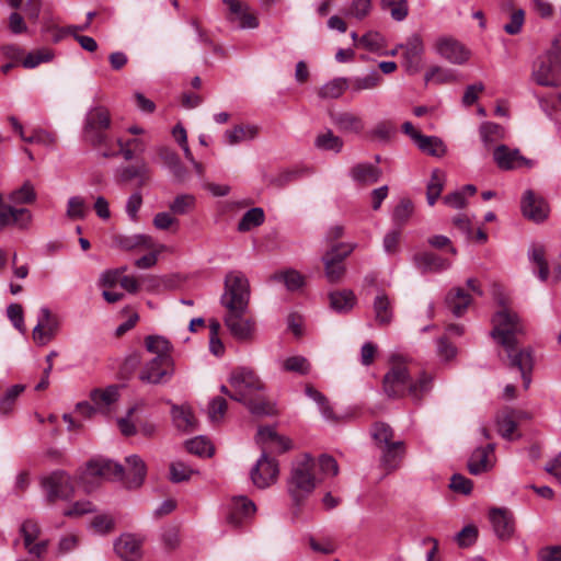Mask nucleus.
<instances>
[{
	"instance_id": "1",
	"label": "nucleus",
	"mask_w": 561,
	"mask_h": 561,
	"mask_svg": "<svg viewBox=\"0 0 561 561\" xmlns=\"http://www.w3.org/2000/svg\"><path fill=\"white\" fill-rule=\"evenodd\" d=\"M492 325L491 336L503 346L508 366L520 371L524 387L527 389L531 381L530 373L534 359L530 348L517 346V335L524 333V327L518 314L502 304V308L492 318Z\"/></svg>"
},
{
	"instance_id": "2",
	"label": "nucleus",
	"mask_w": 561,
	"mask_h": 561,
	"mask_svg": "<svg viewBox=\"0 0 561 561\" xmlns=\"http://www.w3.org/2000/svg\"><path fill=\"white\" fill-rule=\"evenodd\" d=\"M434 378L426 371L413 374L405 360L399 356L391 358V367L383 376L382 386L390 399L409 396L414 403L420 404L433 388Z\"/></svg>"
},
{
	"instance_id": "3",
	"label": "nucleus",
	"mask_w": 561,
	"mask_h": 561,
	"mask_svg": "<svg viewBox=\"0 0 561 561\" xmlns=\"http://www.w3.org/2000/svg\"><path fill=\"white\" fill-rule=\"evenodd\" d=\"M228 381L232 388L230 399L244 404L253 415L277 414L275 404L262 396L264 383L254 370L248 367H238L231 371Z\"/></svg>"
},
{
	"instance_id": "4",
	"label": "nucleus",
	"mask_w": 561,
	"mask_h": 561,
	"mask_svg": "<svg viewBox=\"0 0 561 561\" xmlns=\"http://www.w3.org/2000/svg\"><path fill=\"white\" fill-rule=\"evenodd\" d=\"M316 460L309 454L302 455L291 467L287 491L293 502L299 506L316 489Z\"/></svg>"
},
{
	"instance_id": "5",
	"label": "nucleus",
	"mask_w": 561,
	"mask_h": 561,
	"mask_svg": "<svg viewBox=\"0 0 561 561\" xmlns=\"http://www.w3.org/2000/svg\"><path fill=\"white\" fill-rule=\"evenodd\" d=\"M251 287L248 277L240 271H230L225 276L220 304L225 309H249Z\"/></svg>"
},
{
	"instance_id": "6",
	"label": "nucleus",
	"mask_w": 561,
	"mask_h": 561,
	"mask_svg": "<svg viewBox=\"0 0 561 561\" xmlns=\"http://www.w3.org/2000/svg\"><path fill=\"white\" fill-rule=\"evenodd\" d=\"M111 114L104 106H95L88 111L84 118L83 139L93 148L101 149L110 146L106 130L111 126Z\"/></svg>"
},
{
	"instance_id": "7",
	"label": "nucleus",
	"mask_w": 561,
	"mask_h": 561,
	"mask_svg": "<svg viewBox=\"0 0 561 561\" xmlns=\"http://www.w3.org/2000/svg\"><path fill=\"white\" fill-rule=\"evenodd\" d=\"M41 484L49 504L58 500H70L75 493L70 476L62 470L54 471L42 478Z\"/></svg>"
},
{
	"instance_id": "8",
	"label": "nucleus",
	"mask_w": 561,
	"mask_h": 561,
	"mask_svg": "<svg viewBox=\"0 0 561 561\" xmlns=\"http://www.w3.org/2000/svg\"><path fill=\"white\" fill-rule=\"evenodd\" d=\"M224 322L236 340L241 342L252 340L255 321L249 316V309H226Z\"/></svg>"
},
{
	"instance_id": "9",
	"label": "nucleus",
	"mask_w": 561,
	"mask_h": 561,
	"mask_svg": "<svg viewBox=\"0 0 561 561\" xmlns=\"http://www.w3.org/2000/svg\"><path fill=\"white\" fill-rule=\"evenodd\" d=\"M125 469L121 463L114 462L110 459H95L88 463L87 470L81 476V482L87 492H91L94 486L90 480L95 478L105 479H124Z\"/></svg>"
},
{
	"instance_id": "10",
	"label": "nucleus",
	"mask_w": 561,
	"mask_h": 561,
	"mask_svg": "<svg viewBox=\"0 0 561 561\" xmlns=\"http://www.w3.org/2000/svg\"><path fill=\"white\" fill-rule=\"evenodd\" d=\"M279 474L278 461L268 456V453L262 450L261 457L250 471V478L253 484L259 489H265L274 484Z\"/></svg>"
},
{
	"instance_id": "11",
	"label": "nucleus",
	"mask_w": 561,
	"mask_h": 561,
	"mask_svg": "<svg viewBox=\"0 0 561 561\" xmlns=\"http://www.w3.org/2000/svg\"><path fill=\"white\" fill-rule=\"evenodd\" d=\"M174 374L172 357L154 356L141 369L139 379L142 382L158 385L167 382Z\"/></svg>"
},
{
	"instance_id": "12",
	"label": "nucleus",
	"mask_w": 561,
	"mask_h": 561,
	"mask_svg": "<svg viewBox=\"0 0 561 561\" xmlns=\"http://www.w3.org/2000/svg\"><path fill=\"white\" fill-rule=\"evenodd\" d=\"M533 79L542 87H558L561 83V67L554 64L547 51L540 56L533 70Z\"/></svg>"
},
{
	"instance_id": "13",
	"label": "nucleus",
	"mask_w": 561,
	"mask_h": 561,
	"mask_svg": "<svg viewBox=\"0 0 561 561\" xmlns=\"http://www.w3.org/2000/svg\"><path fill=\"white\" fill-rule=\"evenodd\" d=\"M59 327V318L53 314L47 307H42L37 324L33 329V340L41 346L46 345L56 336Z\"/></svg>"
},
{
	"instance_id": "14",
	"label": "nucleus",
	"mask_w": 561,
	"mask_h": 561,
	"mask_svg": "<svg viewBox=\"0 0 561 561\" xmlns=\"http://www.w3.org/2000/svg\"><path fill=\"white\" fill-rule=\"evenodd\" d=\"M528 413L523 410L513 408H504L496 413L495 422L499 434L507 440L513 439V434L517 427L518 422L527 420Z\"/></svg>"
},
{
	"instance_id": "15",
	"label": "nucleus",
	"mask_w": 561,
	"mask_h": 561,
	"mask_svg": "<svg viewBox=\"0 0 561 561\" xmlns=\"http://www.w3.org/2000/svg\"><path fill=\"white\" fill-rule=\"evenodd\" d=\"M493 158L502 170H513L522 167L533 168L534 161L520 154L518 149H511L506 145H500L494 149Z\"/></svg>"
},
{
	"instance_id": "16",
	"label": "nucleus",
	"mask_w": 561,
	"mask_h": 561,
	"mask_svg": "<svg viewBox=\"0 0 561 561\" xmlns=\"http://www.w3.org/2000/svg\"><path fill=\"white\" fill-rule=\"evenodd\" d=\"M436 51L455 65H462L470 58V50L451 37H442L436 42Z\"/></svg>"
},
{
	"instance_id": "17",
	"label": "nucleus",
	"mask_w": 561,
	"mask_h": 561,
	"mask_svg": "<svg viewBox=\"0 0 561 561\" xmlns=\"http://www.w3.org/2000/svg\"><path fill=\"white\" fill-rule=\"evenodd\" d=\"M256 443L261 446L262 450H275L279 454L286 453L293 448L291 440L277 434L274 427L262 426L257 430Z\"/></svg>"
},
{
	"instance_id": "18",
	"label": "nucleus",
	"mask_w": 561,
	"mask_h": 561,
	"mask_svg": "<svg viewBox=\"0 0 561 561\" xmlns=\"http://www.w3.org/2000/svg\"><path fill=\"white\" fill-rule=\"evenodd\" d=\"M228 7L227 20L236 23L239 28H255L259 26L256 16L249 12V7L241 0H222Z\"/></svg>"
},
{
	"instance_id": "19",
	"label": "nucleus",
	"mask_w": 561,
	"mask_h": 561,
	"mask_svg": "<svg viewBox=\"0 0 561 561\" xmlns=\"http://www.w3.org/2000/svg\"><path fill=\"white\" fill-rule=\"evenodd\" d=\"M520 207L523 215L535 222L545 221L549 214L547 202L531 190L524 193Z\"/></svg>"
},
{
	"instance_id": "20",
	"label": "nucleus",
	"mask_w": 561,
	"mask_h": 561,
	"mask_svg": "<svg viewBox=\"0 0 561 561\" xmlns=\"http://www.w3.org/2000/svg\"><path fill=\"white\" fill-rule=\"evenodd\" d=\"M403 67L410 75H415L421 70L422 55L424 51L423 41L420 35L413 34L403 45Z\"/></svg>"
},
{
	"instance_id": "21",
	"label": "nucleus",
	"mask_w": 561,
	"mask_h": 561,
	"mask_svg": "<svg viewBox=\"0 0 561 561\" xmlns=\"http://www.w3.org/2000/svg\"><path fill=\"white\" fill-rule=\"evenodd\" d=\"M490 520L499 539L508 540L515 530L513 514L506 508H493L490 511Z\"/></svg>"
},
{
	"instance_id": "22",
	"label": "nucleus",
	"mask_w": 561,
	"mask_h": 561,
	"mask_svg": "<svg viewBox=\"0 0 561 561\" xmlns=\"http://www.w3.org/2000/svg\"><path fill=\"white\" fill-rule=\"evenodd\" d=\"M126 468L124 479L127 488H139L146 478L147 467L145 461L138 455H130L125 459Z\"/></svg>"
},
{
	"instance_id": "23",
	"label": "nucleus",
	"mask_w": 561,
	"mask_h": 561,
	"mask_svg": "<svg viewBox=\"0 0 561 561\" xmlns=\"http://www.w3.org/2000/svg\"><path fill=\"white\" fill-rule=\"evenodd\" d=\"M413 261L421 273H437L451 266V262L432 252H421L414 255Z\"/></svg>"
},
{
	"instance_id": "24",
	"label": "nucleus",
	"mask_w": 561,
	"mask_h": 561,
	"mask_svg": "<svg viewBox=\"0 0 561 561\" xmlns=\"http://www.w3.org/2000/svg\"><path fill=\"white\" fill-rule=\"evenodd\" d=\"M32 220V215L26 208H14L2 205L0 209V231L5 227L16 224L20 228H26Z\"/></svg>"
},
{
	"instance_id": "25",
	"label": "nucleus",
	"mask_w": 561,
	"mask_h": 561,
	"mask_svg": "<svg viewBox=\"0 0 561 561\" xmlns=\"http://www.w3.org/2000/svg\"><path fill=\"white\" fill-rule=\"evenodd\" d=\"M330 118L342 133L360 134L365 127L362 117L351 112L331 113Z\"/></svg>"
},
{
	"instance_id": "26",
	"label": "nucleus",
	"mask_w": 561,
	"mask_h": 561,
	"mask_svg": "<svg viewBox=\"0 0 561 561\" xmlns=\"http://www.w3.org/2000/svg\"><path fill=\"white\" fill-rule=\"evenodd\" d=\"M114 550L121 559L136 561L141 557V542L131 535H123L115 541Z\"/></svg>"
},
{
	"instance_id": "27",
	"label": "nucleus",
	"mask_w": 561,
	"mask_h": 561,
	"mask_svg": "<svg viewBox=\"0 0 561 561\" xmlns=\"http://www.w3.org/2000/svg\"><path fill=\"white\" fill-rule=\"evenodd\" d=\"M381 466L387 470V472H391L399 468L405 454V446L402 440H397L381 447Z\"/></svg>"
},
{
	"instance_id": "28",
	"label": "nucleus",
	"mask_w": 561,
	"mask_h": 561,
	"mask_svg": "<svg viewBox=\"0 0 561 561\" xmlns=\"http://www.w3.org/2000/svg\"><path fill=\"white\" fill-rule=\"evenodd\" d=\"M255 511V504L247 496H236L231 502L228 522L237 527L241 525L242 518L252 516Z\"/></svg>"
},
{
	"instance_id": "29",
	"label": "nucleus",
	"mask_w": 561,
	"mask_h": 561,
	"mask_svg": "<svg viewBox=\"0 0 561 561\" xmlns=\"http://www.w3.org/2000/svg\"><path fill=\"white\" fill-rule=\"evenodd\" d=\"M494 444H488L472 453L468 461V470L471 474H480L491 468L490 456L494 453Z\"/></svg>"
},
{
	"instance_id": "30",
	"label": "nucleus",
	"mask_w": 561,
	"mask_h": 561,
	"mask_svg": "<svg viewBox=\"0 0 561 561\" xmlns=\"http://www.w3.org/2000/svg\"><path fill=\"white\" fill-rule=\"evenodd\" d=\"M158 154L163 164L171 171L178 182H184L186 180L187 170L182 164L180 157L174 150L168 147H161L158 150Z\"/></svg>"
},
{
	"instance_id": "31",
	"label": "nucleus",
	"mask_w": 561,
	"mask_h": 561,
	"mask_svg": "<svg viewBox=\"0 0 561 561\" xmlns=\"http://www.w3.org/2000/svg\"><path fill=\"white\" fill-rule=\"evenodd\" d=\"M373 309L375 320L380 327L389 325L393 319L392 301L385 293L380 291L374 299Z\"/></svg>"
},
{
	"instance_id": "32",
	"label": "nucleus",
	"mask_w": 561,
	"mask_h": 561,
	"mask_svg": "<svg viewBox=\"0 0 561 561\" xmlns=\"http://www.w3.org/2000/svg\"><path fill=\"white\" fill-rule=\"evenodd\" d=\"M90 399L99 413L107 414L110 407L118 399V388L116 386H108L105 389H94L90 393Z\"/></svg>"
},
{
	"instance_id": "33",
	"label": "nucleus",
	"mask_w": 561,
	"mask_h": 561,
	"mask_svg": "<svg viewBox=\"0 0 561 561\" xmlns=\"http://www.w3.org/2000/svg\"><path fill=\"white\" fill-rule=\"evenodd\" d=\"M352 179L360 184H373L378 182L381 170L370 163H358L351 169Z\"/></svg>"
},
{
	"instance_id": "34",
	"label": "nucleus",
	"mask_w": 561,
	"mask_h": 561,
	"mask_svg": "<svg viewBox=\"0 0 561 561\" xmlns=\"http://www.w3.org/2000/svg\"><path fill=\"white\" fill-rule=\"evenodd\" d=\"M528 260L537 267V276L540 280H547L549 276V265L546 260V249L540 243H533L528 250Z\"/></svg>"
},
{
	"instance_id": "35",
	"label": "nucleus",
	"mask_w": 561,
	"mask_h": 561,
	"mask_svg": "<svg viewBox=\"0 0 561 561\" xmlns=\"http://www.w3.org/2000/svg\"><path fill=\"white\" fill-rule=\"evenodd\" d=\"M329 299L330 307L339 313L348 312L356 304V296L350 289L332 291L329 295Z\"/></svg>"
},
{
	"instance_id": "36",
	"label": "nucleus",
	"mask_w": 561,
	"mask_h": 561,
	"mask_svg": "<svg viewBox=\"0 0 561 561\" xmlns=\"http://www.w3.org/2000/svg\"><path fill=\"white\" fill-rule=\"evenodd\" d=\"M446 304L456 317H461L471 304V297L462 288H454L448 293Z\"/></svg>"
},
{
	"instance_id": "37",
	"label": "nucleus",
	"mask_w": 561,
	"mask_h": 561,
	"mask_svg": "<svg viewBox=\"0 0 561 561\" xmlns=\"http://www.w3.org/2000/svg\"><path fill=\"white\" fill-rule=\"evenodd\" d=\"M311 170L309 168H294L279 172L275 176H271L267 179V183L272 186L282 188L289 183L297 181L304 176L311 174Z\"/></svg>"
},
{
	"instance_id": "38",
	"label": "nucleus",
	"mask_w": 561,
	"mask_h": 561,
	"mask_svg": "<svg viewBox=\"0 0 561 561\" xmlns=\"http://www.w3.org/2000/svg\"><path fill=\"white\" fill-rule=\"evenodd\" d=\"M259 134V128L254 125H237L225 133L229 145H237L245 140L254 139Z\"/></svg>"
},
{
	"instance_id": "39",
	"label": "nucleus",
	"mask_w": 561,
	"mask_h": 561,
	"mask_svg": "<svg viewBox=\"0 0 561 561\" xmlns=\"http://www.w3.org/2000/svg\"><path fill=\"white\" fill-rule=\"evenodd\" d=\"M121 182H130L134 179L139 180V186L145 185L150 179V170L146 163L138 165H127L118 171Z\"/></svg>"
},
{
	"instance_id": "40",
	"label": "nucleus",
	"mask_w": 561,
	"mask_h": 561,
	"mask_svg": "<svg viewBox=\"0 0 561 561\" xmlns=\"http://www.w3.org/2000/svg\"><path fill=\"white\" fill-rule=\"evenodd\" d=\"M171 414L173 422L179 430L191 432L195 428V417L190 408L184 405H173Z\"/></svg>"
},
{
	"instance_id": "41",
	"label": "nucleus",
	"mask_w": 561,
	"mask_h": 561,
	"mask_svg": "<svg viewBox=\"0 0 561 561\" xmlns=\"http://www.w3.org/2000/svg\"><path fill=\"white\" fill-rule=\"evenodd\" d=\"M445 185V173L438 169L432 171L426 186V199L430 206H434L440 196Z\"/></svg>"
},
{
	"instance_id": "42",
	"label": "nucleus",
	"mask_w": 561,
	"mask_h": 561,
	"mask_svg": "<svg viewBox=\"0 0 561 561\" xmlns=\"http://www.w3.org/2000/svg\"><path fill=\"white\" fill-rule=\"evenodd\" d=\"M417 148L433 157H443L446 152V147L442 139L436 136L422 135L420 140L416 142Z\"/></svg>"
},
{
	"instance_id": "43",
	"label": "nucleus",
	"mask_w": 561,
	"mask_h": 561,
	"mask_svg": "<svg viewBox=\"0 0 561 561\" xmlns=\"http://www.w3.org/2000/svg\"><path fill=\"white\" fill-rule=\"evenodd\" d=\"M314 146L318 149L337 153L342 150L343 140L339 136H335L331 129H328L316 137Z\"/></svg>"
},
{
	"instance_id": "44",
	"label": "nucleus",
	"mask_w": 561,
	"mask_h": 561,
	"mask_svg": "<svg viewBox=\"0 0 561 561\" xmlns=\"http://www.w3.org/2000/svg\"><path fill=\"white\" fill-rule=\"evenodd\" d=\"M145 345L148 352L156 354V356L171 357V343L160 335H148L145 339Z\"/></svg>"
},
{
	"instance_id": "45",
	"label": "nucleus",
	"mask_w": 561,
	"mask_h": 561,
	"mask_svg": "<svg viewBox=\"0 0 561 561\" xmlns=\"http://www.w3.org/2000/svg\"><path fill=\"white\" fill-rule=\"evenodd\" d=\"M265 215L262 208L254 207L244 213L241 220L238 224L239 231H249L254 227H257L264 222Z\"/></svg>"
},
{
	"instance_id": "46",
	"label": "nucleus",
	"mask_w": 561,
	"mask_h": 561,
	"mask_svg": "<svg viewBox=\"0 0 561 561\" xmlns=\"http://www.w3.org/2000/svg\"><path fill=\"white\" fill-rule=\"evenodd\" d=\"M426 83L436 84L453 83L457 81V77L453 70L444 69L438 66L432 67L424 76Z\"/></svg>"
},
{
	"instance_id": "47",
	"label": "nucleus",
	"mask_w": 561,
	"mask_h": 561,
	"mask_svg": "<svg viewBox=\"0 0 561 561\" xmlns=\"http://www.w3.org/2000/svg\"><path fill=\"white\" fill-rule=\"evenodd\" d=\"M347 88V80L344 78H335L323 84L319 90V96L322 99H337Z\"/></svg>"
},
{
	"instance_id": "48",
	"label": "nucleus",
	"mask_w": 561,
	"mask_h": 561,
	"mask_svg": "<svg viewBox=\"0 0 561 561\" xmlns=\"http://www.w3.org/2000/svg\"><path fill=\"white\" fill-rule=\"evenodd\" d=\"M196 198L192 194H180L170 204V210L174 215H186L195 208Z\"/></svg>"
},
{
	"instance_id": "49",
	"label": "nucleus",
	"mask_w": 561,
	"mask_h": 561,
	"mask_svg": "<svg viewBox=\"0 0 561 561\" xmlns=\"http://www.w3.org/2000/svg\"><path fill=\"white\" fill-rule=\"evenodd\" d=\"M324 265V275L330 283H339L343 279L346 267L345 264H339L334 262L331 256H322Z\"/></svg>"
},
{
	"instance_id": "50",
	"label": "nucleus",
	"mask_w": 561,
	"mask_h": 561,
	"mask_svg": "<svg viewBox=\"0 0 561 561\" xmlns=\"http://www.w3.org/2000/svg\"><path fill=\"white\" fill-rule=\"evenodd\" d=\"M382 81V77L377 72L373 71L371 73L365 77H357L351 80V89L354 92H359L363 90H373L377 88Z\"/></svg>"
},
{
	"instance_id": "51",
	"label": "nucleus",
	"mask_w": 561,
	"mask_h": 561,
	"mask_svg": "<svg viewBox=\"0 0 561 561\" xmlns=\"http://www.w3.org/2000/svg\"><path fill=\"white\" fill-rule=\"evenodd\" d=\"M371 435L380 448L383 447L385 445L394 443L392 440L394 435L393 430L387 423H375L371 428Z\"/></svg>"
},
{
	"instance_id": "52",
	"label": "nucleus",
	"mask_w": 561,
	"mask_h": 561,
	"mask_svg": "<svg viewBox=\"0 0 561 561\" xmlns=\"http://www.w3.org/2000/svg\"><path fill=\"white\" fill-rule=\"evenodd\" d=\"M356 249V243L339 242L330 247L323 256H331V259L339 263L344 264V260Z\"/></svg>"
},
{
	"instance_id": "53",
	"label": "nucleus",
	"mask_w": 561,
	"mask_h": 561,
	"mask_svg": "<svg viewBox=\"0 0 561 561\" xmlns=\"http://www.w3.org/2000/svg\"><path fill=\"white\" fill-rule=\"evenodd\" d=\"M185 445L188 453L197 456L211 457L214 454L213 445L203 436L192 438Z\"/></svg>"
},
{
	"instance_id": "54",
	"label": "nucleus",
	"mask_w": 561,
	"mask_h": 561,
	"mask_svg": "<svg viewBox=\"0 0 561 561\" xmlns=\"http://www.w3.org/2000/svg\"><path fill=\"white\" fill-rule=\"evenodd\" d=\"M10 201L14 204H31L36 199V193L30 182H25L20 188L13 191Z\"/></svg>"
},
{
	"instance_id": "55",
	"label": "nucleus",
	"mask_w": 561,
	"mask_h": 561,
	"mask_svg": "<svg viewBox=\"0 0 561 561\" xmlns=\"http://www.w3.org/2000/svg\"><path fill=\"white\" fill-rule=\"evenodd\" d=\"M273 279L284 282L288 290H297L304 285V276L295 270L275 274Z\"/></svg>"
},
{
	"instance_id": "56",
	"label": "nucleus",
	"mask_w": 561,
	"mask_h": 561,
	"mask_svg": "<svg viewBox=\"0 0 561 561\" xmlns=\"http://www.w3.org/2000/svg\"><path fill=\"white\" fill-rule=\"evenodd\" d=\"M305 392L310 399H312L318 404L322 415L325 419H332L333 411L330 408L327 398L320 391H318L312 386L308 385L305 389Z\"/></svg>"
},
{
	"instance_id": "57",
	"label": "nucleus",
	"mask_w": 561,
	"mask_h": 561,
	"mask_svg": "<svg viewBox=\"0 0 561 561\" xmlns=\"http://www.w3.org/2000/svg\"><path fill=\"white\" fill-rule=\"evenodd\" d=\"M283 368L286 371L307 375L310 370V364L308 359L304 356H291L284 360Z\"/></svg>"
},
{
	"instance_id": "58",
	"label": "nucleus",
	"mask_w": 561,
	"mask_h": 561,
	"mask_svg": "<svg viewBox=\"0 0 561 561\" xmlns=\"http://www.w3.org/2000/svg\"><path fill=\"white\" fill-rule=\"evenodd\" d=\"M25 387L23 385H14L7 390L4 396L0 400V412L3 414L9 413L16 398L24 391Z\"/></svg>"
},
{
	"instance_id": "59",
	"label": "nucleus",
	"mask_w": 561,
	"mask_h": 561,
	"mask_svg": "<svg viewBox=\"0 0 561 561\" xmlns=\"http://www.w3.org/2000/svg\"><path fill=\"white\" fill-rule=\"evenodd\" d=\"M359 45L369 51H378L385 46V38L380 33L370 31L359 38Z\"/></svg>"
},
{
	"instance_id": "60",
	"label": "nucleus",
	"mask_w": 561,
	"mask_h": 561,
	"mask_svg": "<svg viewBox=\"0 0 561 561\" xmlns=\"http://www.w3.org/2000/svg\"><path fill=\"white\" fill-rule=\"evenodd\" d=\"M228 404L226 399L222 397L214 398L208 405V417L213 423H217L222 420Z\"/></svg>"
},
{
	"instance_id": "61",
	"label": "nucleus",
	"mask_w": 561,
	"mask_h": 561,
	"mask_svg": "<svg viewBox=\"0 0 561 561\" xmlns=\"http://www.w3.org/2000/svg\"><path fill=\"white\" fill-rule=\"evenodd\" d=\"M525 23V11L523 9L514 10L510 16V22L503 26V30L510 35H517L522 32Z\"/></svg>"
},
{
	"instance_id": "62",
	"label": "nucleus",
	"mask_w": 561,
	"mask_h": 561,
	"mask_svg": "<svg viewBox=\"0 0 561 561\" xmlns=\"http://www.w3.org/2000/svg\"><path fill=\"white\" fill-rule=\"evenodd\" d=\"M87 206L82 197L73 196L68 201L67 216L70 219H82L87 215Z\"/></svg>"
},
{
	"instance_id": "63",
	"label": "nucleus",
	"mask_w": 561,
	"mask_h": 561,
	"mask_svg": "<svg viewBox=\"0 0 561 561\" xmlns=\"http://www.w3.org/2000/svg\"><path fill=\"white\" fill-rule=\"evenodd\" d=\"M456 541L459 547L467 548L472 546L478 539V528L474 525L465 526L457 535Z\"/></svg>"
},
{
	"instance_id": "64",
	"label": "nucleus",
	"mask_w": 561,
	"mask_h": 561,
	"mask_svg": "<svg viewBox=\"0 0 561 561\" xmlns=\"http://www.w3.org/2000/svg\"><path fill=\"white\" fill-rule=\"evenodd\" d=\"M413 213V204L410 199H401L393 210V221L397 225H403Z\"/></svg>"
}]
</instances>
